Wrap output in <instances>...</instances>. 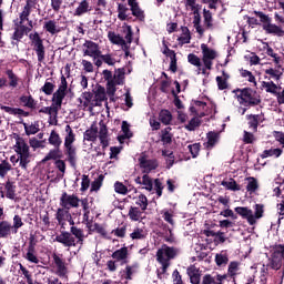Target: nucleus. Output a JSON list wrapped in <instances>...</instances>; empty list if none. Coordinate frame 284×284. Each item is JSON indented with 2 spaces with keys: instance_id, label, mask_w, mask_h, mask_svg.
Wrapping results in <instances>:
<instances>
[{
  "instance_id": "nucleus-14",
  "label": "nucleus",
  "mask_w": 284,
  "mask_h": 284,
  "mask_svg": "<svg viewBox=\"0 0 284 284\" xmlns=\"http://www.w3.org/2000/svg\"><path fill=\"white\" fill-rule=\"evenodd\" d=\"M68 81L67 78L64 75H61L60 78V85L58 88V90L52 94V99L62 101L65 99L67 94H68Z\"/></svg>"
},
{
  "instance_id": "nucleus-44",
  "label": "nucleus",
  "mask_w": 284,
  "mask_h": 284,
  "mask_svg": "<svg viewBox=\"0 0 284 284\" xmlns=\"http://www.w3.org/2000/svg\"><path fill=\"white\" fill-rule=\"evenodd\" d=\"M219 142V133L215 132H209L207 133V142H206V149L212 150Z\"/></svg>"
},
{
  "instance_id": "nucleus-24",
  "label": "nucleus",
  "mask_w": 284,
  "mask_h": 284,
  "mask_svg": "<svg viewBox=\"0 0 284 284\" xmlns=\"http://www.w3.org/2000/svg\"><path fill=\"white\" fill-rule=\"evenodd\" d=\"M241 262L237 261H232L230 262L229 266H227V272H229V277L231 280H235L237 277V275H240V271H241Z\"/></svg>"
},
{
  "instance_id": "nucleus-34",
  "label": "nucleus",
  "mask_w": 284,
  "mask_h": 284,
  "mask_svg": "<svg viewBox=\"0 0 284 284\" xmlns=\"http://www.w3.org/2000/svg\"><path fill=\"white\" fill-rule=\"evenodd\" d=\"M12 225L8 221L0 222V237L6 239L11 235Z\"/></svg>"
},
{
  "instance_id": "nucleus-39",
  "label": "nucleus",
  "mask_w": 284,
  "mask_h": 284,
  "mask_svg": "<svg viewBox=\"0 0 284 284\" xmlns=\"http://www.w3.org/2000/svg\"><path fill=\"white\" fill-rule=\"evenodd\" d=\"M108 38L112 44L122 45V47L126 44V41L124 40V38L121 37L120 34H115V32H109Z\"/></svg>"
},
{
  "instance_id": "nucleus-54",
  "label": "nucleus",
  "mask_w": 284,
  "mask_h": 284,
  "mask_svg": "<svg viewBox=\"0 0 284 284\" xmlns=\"http://www.w3.org/2000/svg\"><path fill=\"white\" fill-rule=\"evenodd\" d=\"M187 149H189L192 158L196 159L200 155L202 144L201 143H194V144L187 145Z\"/></svg>"
},
{
  "instance_id": "nucleus-45",
  "label": "nucleus",
  "mask_w": 284,
  "mask_h": 284,
  "mask_svg": "<svg viewBox=\"0 0 284 284\" xmlns=\"http://www.w3.org/2000/svg\"><path fill=\"white\" fill-rule=\"evenodd\" d=\"M148 236V232L143 229L135 227L133 232L130 234L132 240H144Z\"/></svg>"
},
{
  "instance_id": "nucleus-56",
  "label": "nucleus",
  "mask_w": 284,
  "mask_h": 284,
  "mask_svg": "<svg viewBox=\"0 0 284 284\" xmlns=\"http://www.w3.org/2000/svg\"><path fill=\"white\" fill-rule=\"evenodd\" d=\"M187 62L193 65V67H196V68H201L202 67V60L200 57H197L196 54L194 53H191L187 55Z\"/></svg>"
},
{
  "instance_id": "nucleus-13",
  "label": "nucleus",
  "mask_w": 284,
  "mask_h": 284,
  "mask_svg": "<svg viewBox=\"0 0 284 284\" xmlns=\"http://www.w3.org/2000/svg\"><path fill=\"white\" fill-rule=\"evenodd\" d=\"M139 164L140 168L144 170L143 173L146 174L159 168L158 160H148L146 155L139 158Z\"/></svg>"
},
{
  "instance_id": "nucleus-1",
  "label": "nucleus",
  "mask_w": 284,
  "mask_h": 284,
  "mask_svg": "<svg viewBox=\"0 0 284 284\" xmlns=\"http://www.w3.org/2000/svg\"><path fill=\"white\" fill-rule=\"evenodd\" d=\"M99 126L95 122H93L91 126L83 133V140L95 142L99 138L102 150H106V148L110 146L109 129L104 121H100Z\"/></svg>"
},
{
  "instance_id": "nucleus-22",
  "label": "nucleus",
  "mask_w": 284,
  "mask_h": 284,
  "mask_svg": "<svg viewBox=\"0 0 284 284\" xmlns=\"http://www.w3.org/2000/svg\"><path fill=\"white\" fill-rule=\"evenodd\" d=\"M125 84V69L119 68L113 75V88Z\"/></svg>"
},
{
  "instance_id": "nucleus-20",
  "label": "nucleus",
  "mask_w": 284,
  "mask_h": 284,
  "mask_svg": "<svg viewBox=\"0 0 284 284\" xmlns=\"http://www.w3.org/2000/svg\"><path fill=\"white\" fill-rule=\"evenodd\" d=\"M32 2H26V6L23 7L22 11L19 13V26L24 24L26 21H29L30 16L32 13Z\"/></svg>"
},
{
  "instance_id": "nucleus-42",
  "label": "nucleus",
  "mask_w": 284,
  "mask_h": 284,
  "mask_svg": "<svg viewBox=\"0 0 284 284\" xmlns=\"http://www.w3.org/2000/svg\"><path fill=\"white\" fill-rule=\"evenodd\" d=\"M105 100H108L106 98V92H105V88L99 85L97 88V91L94 93V101L95 103H102L104 102Z\"/></svg>"
},
{
  "instance_id": "nucleus-26",
  "label": "nucleus",
  "mask_w": 284,
  "mask_h": 284,
  "mask_svg": "<svg viewBox=\"0 0 284 284\" xmlns=\"http://www.w3.org/2000/svg\"><path fill=\"white\" fill-rule=\"evenodd\" d=\"M48 143L53 148H61L63 144V140L55 130H52L49 134Z\"/></svg>"
},
{
  "instance_id": "nucleus-41",
  "label": "nucleus",
  "mask_w": 284,
  "mask_h": 284,
  "mask_svg": "<svg viewBox=\"0 0 284 284\" xmlns=\"http://www.w3.org/2000/svg\"><path fill=\"white\" fill-rule=\"evenodd\" d=\"M7 78L9 79L8 85L11 88H17L19 85V77L13 72V70H7L6 72Z\"/></svg>"
},
{
  "instance_id": "nucleus-19",
  "label": "nucleus",
  "mask_w": 284,
  "mask_h": 284,
  "mask_svg": "<svg viewBox=\"0 0 284 284\" xmlns=\"http://www.w3.org/2000/svg\"><path fill=\"white\" fill-rule=\"evenodd\" d=\"M43 30L51 34V36H57L59 34L62 30L58 26V22L55 20H48L43 23Z\"/></svg>"
},
{
  "instance_id": "nucleus-17",
  "label": "nucleus",
  "mask_w": 284,
  "mask_h": 284,
  "mask_svg": "<svg viewBox=\"0 0 284 284\" xmlns=\"http://www.w3.org/2000/svg\"><path fill=\"white\" fill-rule=\"evenodd\" d=\"M234 211L236 212V214L241 215L244 220H246L250 225H253V221H254L253 210L245 206H237L234 209Z\"/></svg>"
},
{
  "instance_id": "nucleus-64",
  "label": "nucleus",
  "mask_w": 284,
  "mask_h": 284,
  "mask_svg": "<svg viewBox=\"0 0 284 284\" xmlns=\"http://www.w3.org/2000/svg\"><path fill=\"white\" fill-rule=\"evenodd\" d=\"M257 18H260V21L263 23V24H268L272 22V18H270V16L265 14L264 12L262 11H254L253 12Z\"/></svg>"
},
{
  "instance_id": "nucleus-58",
  "label": "nucleus",
  "mask_w": 284,
  "mask_h": 284,
  "mask_svg": "<svg viewBox=\"0 0 284 284\" xmlns=\"http://www.w3.org/2000/svg\"><path fill=\"white\" fill-rule=\"evenodd\" d=\"M103 181L104 175H99L98 179L91 183L90 192H98L101 189Z\"/></svg>"
},
{
  "instance_id": "nucleus-63",
  "label": "nucleus",
  "mask_w": 284,
  "mask_h": 284,
  "mask_svg": "<svg viewBox=\"0 0 284 284\" xmlns=\"http://www.w3.org/2000/svg\"><path fill=\"white\" fill-rule=\"evenodd\" d=\"M22 125H23L24 132L28 136L32 135V134H37L40 131L39 126H37L34 124L28 125L27 123H22Z\"/></svg>"
},
{
  "instance_id": "nucleus-50",
  "label": "nucleus",
  "mask_w": 284,
  "mask_h": 284,
  "mask_svg": "<svg viewBox=\"0 0 284 284\" xmlns=\"http://www.w3.org/2000/svg\"><path fill=\"white\" fill-rule=\"evenodd\" d=\"M36 250H33L32 247L30 250H27V254L24 255V258L33 264H39L40 260L36 254Z\"/></svg>"
},
{
  "instance_id": "nucleus-49",
  "label": "nucleus",
  "mask_w": 284,
  "mask_h": 284,
  "mask_svg": "<svg viewBox=\"0 0 284 284\" xmlns=\"http://www.w3.org/2000/svg\"><path fill=\"white\" fill-rule=\"evenodd\" d=\"M262 87L265 89V91H266L267 93H272V94H274V95L278 94V92H277L278 85L275 84L273 81H271V82H265V81H263V82H262Z\"/></svg>"
},
{
  "instance_id": "nucleus-55",
  "label": "nucleus",
  "mask_w": 284,
  "mask_h": 284,
  "mask_svg": "<svg viewBox=\"0 0 284 284\" xmlns=\"http://www.w3.org/2000/svg\"><path fill=\"white\" fill-rule=\"evenodd\" d=\"M136 205L141 207V211L144 212L148 210L149 200L144 194H140L138 201L135 202Z\"/></svg>"
},
{
  "instance_id": "nucleus-43",
  "label": "nucleus",
  "mask_w": 284,
  "mask_h": 284,
  "mask_svg": "<svg viewBox=\"0 0 284 284\" xmlns=\"http://www.w3.org/2000/svg\"><path fill=\"white\" fill-rule=\"evenodd\" d=\"M140 267V264L139 263H134L132 265H126L124 271H123V277L125 280H132V276L135 272V270H138Z\"/></svg>"
},
{
  "instance_id": "nucleus-16",
  "label": "nucleus",
  "mask_w": 284,
  "mask_h": 284,
  "mask_svg": "<svg viewBox=\"0 0 284 284\" xmlns=\"http://www.w3.org/2000/svg\"><path fill=\"white\" fill-rule=\"evenodd\" d=\"M186 273L190 277L191 284H201V268L196 267L195 265H191L187 267Z\"/></svg>"
},
{
  "instance_id": "nucleus-40",
  "label": "nucleus",
  "mask_w": 284,
  "mask_h": 284,
  "mask_svg": "<svg viewBox=\"0 0 284 284\" xmlns=\"http://www.w3.org/2000/svg\"><path fill=\"white\" fill-rule=\"evenodd\" d=\"M247 121H248V128L253 130V132H257L258 131V125H260V115L256 114H250L246 116Z\"/></svg>"
},
{
  "instance_id": "nucleus-12",
  "label": "nucleus",
  "mask_w": 284,
  "mask_h": 284,
  "mask_svg": "<svg viewBox=\"0 0 284 284\" xmlns=\"http://www.w3.org/2000/svg\"><path fill=\"white\" fill-rule=\"evenodd\" d=\"M102 75H103L104 81H106V85H105L106 94L109 97H114L118 91V88H114V79H113L112 71L103 70Z\"/></svg>"
},
{
  "instance_id": "nucleus-46",
  "label": "nucleus",
  "mask_w": 284,
  "mask_h": 284,
  "mask_svg": "<svg viewBox=\"0 0 284 284\" xmlns=\"http://www.w3.org/2000/svg\"><path fill=\"white\" fill-rule=\"evenodd\" d=\"M12 170V165L7 160L1 161L0 163V178L4 179L8 173Z\"/></svg>"
},
{
  "instance_id": "nucleus-18",
  "label": "nucleus",
  "mask_w": 284,
  "mask_h": 284,
  "mask_svg": "<svg viewBox=\"0 0 284 284\" xmlns=\"http://www.w3.org/2000/svg\"><path fill=\"white\" fill-rule=\"evenodd\" d=\"M62 158H63V152H62L61 148H53L41 160V163H47L48 161H51V160L57 162V160H61Z\"/></svg>"
},
{
  "instance_id": "nucleus-23",
  "label": "nucleus",
  "mask_w": 284,
  "mask_h": 284,
  "mask_svg": "<svg viewBox=\"0 0 284 284\" xmlns=\"http://www.w3.org/2000/svg\"><path fill=\"white\" fill-rule=\"evenodd\" d=\"M17 27L13 29V33L11 36V44L19 47V43L22 41L24 38V32L21 29L20 24H16Z\"/></svg>"
},
{
  "instance_id": "nucleus-37",
  "label": "nucleus",
  "mask_w": 284,
  "mask_h": 284,
  "mask_svg": "<svg viewBox=\"0 0 284 284\" xmlns=\"http://www.w3.org/2000/svg\"><path fill=\"white\" fill-rule=\"evenodd\" d=\"M55 90V84L53 83V79H47L43 87L40 89L45 95H51L53 94Z\"/></svg>"
},
{
  "instance_id": "nucleus-29",
  "label": "nucleus",
  "mask_w": 284,
  "mask_h": 284,
  "mask_svg": "<svg viewBox=\"0 0 284 284\" xmlns=\"http://www.w3.org/2000/svg\"><path fill=\"white\" fill-rule=\"evenodd\" d=\"M0 110L4 111L6 113H9L10 115H22L24 118L30 116V112H27L23 109H19V108L0 105Z\"/></svg>"
},
{
  "instance_id": "nucleus-15",
  "label": "nucleus",
  "mask_w": 284,
  "mask_h": 284,
  "mask_svg": "<svg viewBox=\"0 0 284 284\" xmlns=\"http://www.w3.org/2000/svg\"><path fill=\"white\" fill-rule=\"evenodd\" d=\"M55 241L64 247L77 246L75 237L69 232H61L60 235L55 236Z\"/></svg>"
},
{
  "instance_id": "nucleus-53",
  "label": "nucleus",
  "mask_w": 284,
  "mask_h": 284,
  "mask_svg": "<svg viewBox=\"0 0 284 284\" xmlns=\"http://www.w3.org/2000/svg\"><path fill=\"white\" fill-rule=\"evenodd\" d=\"M202 120L200 118H193L190 122L185 125L187 131H195L199 126H201Z\"/></svg>"
},
{
  "instance_id": "nucleus-61",
  "label": "nucleus",
  "mask_w": 284,
  "mask_h": 284,
  "mask_svg": "<svg viewBox=\"0 0 284 284\" xmlns=\"http://www.w3.org/2000/svg\"><path fill=\"white\" fill-rule=\"evenodd\" d=\"M51 106L52 111L54 112V116L59 114V111L62 109L63 101L52 98L51 99Z\"/></svg>"
},
{
  "instance_id": "nucleus-36",
  "label": "nucleus",
  "mask_w": 284,
  "mask_h": 284,
  "mask_svg": "<svg viewBox=\"0 0 284 284\" xmlns=\"http://www.w3.org/2000/svg\"><path fill=\"white\" fill-rule=\"evenodd\" d=\"M142 215H143V212L140 210V207L131 206L129 209L128 216L131 221L139 222L141 221Z\"/></svg>"
},
{
  "instance_id": "nucleus-47",
  "label": "nucleus",
  "mask_w": 284,
  "mask_h": 284,
  "mask_svg": "<svg viewBox=\"0 0 284 284\" xmlns=\"http://www.w3.org/2000/svg\"><path fill=\"white\" fill-rule=\"evenodd\" d=\"M142 185H144L143 189H145L149 192H152L154 189L153 179L149 175V173L144 174L142 176Z\"/></svg>"
},
{
  "instance_id": "nucleus-8",
  "label": "nucleus",
  "mask_w": 284,
  "mask_h": 284,
  "mask_svg": "<svg viewBox=\"0 0 284 284\" xmlns=\"http://www.w3.org/2000/svg\"><path fill=\"white\" fill-rule=\"evenodd\" d=\"M202 62L207 70L213 69V61L217 59L219 54L215 50L210 49L206 44H201Z\"/></svg>"
},
{
  "instance_id": "nucleus-6",
  "label": "nucleus",
  "mask_w": 284,
  "mask_h": 284,
  "mask_svg": "<svg viewBox=\"0 0 284 284\" xmlns=\"http://www.w3.org/2000/svg\"><path fill=\"white\" fill-rule=\"evenodd\" d=\"M111 257L114 260H110L106 262V270L110 272H115L118 270V262H121V265L129 263V247L123 246L120 250L114 251L111 254Z\"/></svg>"
},
{
  "instance_id": "nucleus-62",
  "label": "nucleus",
  "mask_w": 284,
  "mask_h": 284,
  "mask_svg": "<svg viewBox=\"0 0 284 284\" xmlns=\"http://www.w3.org/2000/svg\"><path fill=\"white\" fill-rule=\"evenodd\" d=\"M98 59H101L108 65H115V63H116V60L112 57V54L100 53Z\"/></svg>"
},
{
  "instance_id": "nucleus-11",
  "label": "nucleus",
  "mask_w": 284,
  "mask_h": 284,
  "mask_svg": "<svg viewBox=\"0 0 284 284\" xmlns=\"http://www.w3.org/2000/svg\"><path fill=\"white\" fill-rule=\"evenodd\" d=\"M83 47L87 48V50L83 51V57H90L93 59H99V57L101 55L102 51L100 49V45L93 41H89L87 40L83 43Z\"/></svg>"
},
{
  "instance_id": "nucleus-48",
  "label": "nucleus",
  "mask_w": 284,
  "mask_h": 284,
  "mask_svg": "<svg viewBox=\"0 0 284 284\" xmlns=\"http://www.w3.org/2000/svg\"><path fill=\"white\" fill-rule=\"evenodd\" d=\"M247 181H248V183L246 185V191L250 192V194L255 193L260 187L257 179L247 178Z\"/></svg>"
},
{
  "instance_id": "nucleus-31",
  "label": "nucleus",
  "mask_w": 284,
  "mask_h": 284,
  "mask_svg": "<svg viewBox=\"0 0 284 284\" xmlns=\"http://www.w3.org/2000/svg\"><path fill=\"white\" fill-rule=\"evenodd\" d=\"M254 209V214H253V225H255L257 223V220H261L262 217H264L265 214V205L264 204H255L253 206Z\"/></svg>"
},
{
  "instance_id": "nucleus-38",
  "label": "nucleus",
  "mask_w": 284,
  "mask_h": 284,
  "mask_svg": "<svg viewBox=\"0 0 284 284\" xmlns=\"http://www.w3.org/2000/svg\"><path fill=\"white\" fill-rule=\"evenodd\" d=\"M221 185L224 186L226 190L234 191V192L242 190L241 185H239L234 179H229V181L223 180L221 182Z\"/></svg>"
},
{
  "instance_id": "nucleus-32",
  "label": "nucleus",
  "mask_w": 284,
  "mask_h": 284,
  "mask_svg": "<svg viewBox=\"0 0 284 284\" xmlns=\"http://www.w3.org/2000/svg\"><path fill=\"white\" fill-rule=\"evenodd\" d=\"M172 128L168 126L161 131V142L163 145H170L173 142V134L171 133Z\"/></svg>"
},
{
  "instance_id": "nucleus-60",
  "label": "nucleus",
  "mask_w": 284,
  "mask_h": 284,
  "mask_svg": "<svg viewBox=\"0 0 284 284\" xmlns=\"http://www.w3.org/2000/svg\"><path fill=\"white\" fill-rule=\"evenodd\" d=\"M82 99L84 101L91 102L90 110H93V106H98L99 105V103L95 102V98H94V94L92 92H84V93H82Z\"/></svg>"
},
{
  "instance_id": "nucleus-5",
  "label": "nucleus",
  "mask_w": 284,
  "mask_h": 284,
  "mask_svg": "<svg viewBox=\"0 0 284 284\" xmlns=\"http://www.w3.org/2000/svg\"><path fill=\"white\" fill-rule=\"evenodd\" d=\"M14 148H16L14 152L18 154V159L16 160V163L19 162L20 168L23 170H27L28 164L31 162L30 146L27 144L24 139L17 135Z\"/></svg>"
},
{
  "instance_id": "nucleus-9",
  "label": "nucleus",
  "mask_w": 284,
  "mask_h": 284,
  "mask_svg": "<svg viewBox=\"0 0 284 284\" xmlns=\"http://www.w3.org/2000/svg\"><path fill=\"white\" fill-rule=\"evenodd\" d=\"M62 257H63V255H58L57 253L52 254L53 263L55 265V274L59 277H68L69 264Z\"/></svg>"
},
{
  "instance_id": "nucleus-51",
  "label": "nucleus",
  "mask_w": 284,
  "mask_h": 284,
  "mask_svg": "<svg viewBox=\"0 0 284 284\" xmlns=\"http://www.w3.org/2000/svg\"><path fill=\"white\" fill-rule=\"evenodd\" d=\"M70 234L74 235V237L78 239V243H83V241H84V231L83 230L78 229L75 226H71Z\"/></svg>"
},
{
  "instance_id": "nucleus-30",
  "label": "nucleus",
  "mask_w": 284,
  "mask_h": 284,
  "mask_svg": "<svg viewBox=\"0 0 284 284\" xmlns=\"http://www.w3.org/2000/svg\"><path fill=\"white\" fill-rule=\"evenodd\" d=\"M4 190H6V197L9 200H16V192H17V186L14 185V182H11L8 180L4 183Z\"/></svg>"
},
{
  "instance_id": "nucleus-27",
  "label": "nucleus",
  "mask_w": 284,
  "mask_h": 284,
  "mask_svg": "<svg viewBox=\"0 0 284 284\" xmlns=\"http://www.w3.org/2000/svg\"><path fill=\"white\" fill-rule=\"evenodd\" d=\"M92 10L89 0H82L74 10V17H82Z\"/></svg>"
},
{
  "instance_id": "nucleus-2",
  "label": "nucleus",
  "mask_w": 284,
  "mask_h": 284,
  "mask_svg": "<svg viewBox=\"0 0 284 284\" xmlns=\"http://www.w3.org/2000/svg\"><path fill=\"white\" fill-rule=\"evenodd\" d=\"M237 102L246 108L257 106L262 103V98L252 88L234 89L232 91Z\"/></svg>"
},
{
  "instance_id": "nucleus-52",
  "label": "nucleus",
  "mask_w": 284,
  "mask_h": 284,
  "mask_svg": "<svg viewBox=\"0 0 284 284\" xmlns=\"http://www.w3.org/2000/svg\"><path fill=\"white\" fill-rule=\"evenodd\" d=\"M131 12L133 17L138 18L140 21H144L145 14L144 11H142V9L140 8V4H134L133 7H131Z\"/></svg>"
},
{
  "instance_id": "nucleus-33",
  "label": "nucleus",
  "mask_w": 284,
  "mask_h": 284,
  "mask_svg": "<svg viewBox=\"0 0 284 284\" xmlns=\"http://www.w3.org/2000/svg\"><path fill=\"white\" fill-rule=\"evenodd\" d=\"M159 121L164 125H170L173 121V114L169 110H161L159 113Z\"/></svg>"
},
{
  "instance_id": "nucleus-28",
  "label": "nucleus",
  "mask_w": 284,
  "mask_h": 284,
  "mask_svg": "<svg viewBox=\"0 0 284 284\" xmlns=\"http://www.w3.org/2000/svg\"><path fill=\"white\" fill-rule=\"evenodd\" d=\"M19 101L22 104V106H26V108L31 109V110L37 109L38 102L34 100V98L31 94L21 95L19 98Z\"/></svg>"
},
{
  "instance_id": "nucleus-4",
  "label": "nucleus",
  "mask_w": 284,
  "mask_h": 284,
  "mask_svg": "<svg viewBox=\"0 0 284 284\" xmlns=\"http://www.w3.org/2000/svg\"><path fill=\"white\" fill-rule=\"evenodd\" d=\"M180 253L178 247L169 246L168 244H163L156 251V262L161 264V274H166L169 267L171 266V261L175 260Z\"/></svg>"
},
{
  "instance_id": "nucleus-21",
  "label": "nucleus",
  "mask_w": 284,
  "mask_h": 284,
  "mask_svg": "<svg viewBox=\"0 0 284 284\" xmlns=\"http://www.w3.org/2000/svg\"><path fill=\"white\" fill-rule=\"evenodd\" d=\"M70 217H71L70 210L64 209L62 206L57 210L55 220L58 221V223L61 226H64L65 222H67V219H70Z\"/></svg>"
},
{
  "instance_id": "nucleus-35",
  "label": "nucleus",
  "mask_w": 284,
  "mask_h": 284,
  "mask_svg": "<svg viewBox=\"0 0 284 284\" xmlns=\"http://www.w3.org/2000/svg\"><path fill=\"white\" fill-rule=\"evenodd\" d=\"M284 151L282 149H270V150H264L263 153L261 154L262 159L266 158H275L278 159L282 156Z\"/></svg>"
},
{
  "instance_id": "nucleus-59",
  "label": "nucleus",
  "mask_w": 284,
  "mask_h": 284,
  "mask_svg": "<svg viewBox=\"0 0 284 284\" xmlns=\"http://www.w3.org/2000/svg\"><path fill=\"white\" fill-rule=\"evenodd\" d=\"M203 17H204V24L207 29L213 28V16L211 11H207L206 9L203 10Z\"/></svg>"
},
{
  "instance_id": "nucleus-7",
  "label": "nucleus",
  "mask_w": 284,
  "mask_h": 284,
  "mask_svg": "<svg viewBox=\"0 0 284 284\" xmlns=\"http://www.w3.org/2000/svg\"><path fill=\"white\" fill-rule=\"evenodd\" d=\"M28 38L30 40L32 50L37 54L38 62L42 63L45 60L47 53L43 39L37 31H34L33 33H29Z\"/></svg>"
},
{
  "instance_id": "nucleus-10",
  "label": "nucleus",
  "mask_w": 284,
  "mask_h": 284,
  "mask_svg": "<svg viewBox=\"0 0 284 284\" xmlns=\"http://www.w3.org/2000/svg\"><path fill=\"white\" fill-rule=\"evenodd\" d=\"M80 199L79 196L72 194L69 195L67 192L61 194L60 197V206L65 210H71V207H79L80 206Z\"/></svg>"
},
{
  "instance_id": "nucleus-25",
  "label": "nucleus",
  "mask_w": 284,
  "mask_h": 284,
  "mask_svg": "<svg viewBox=\"0 0 284 284\" xmlns=\"http://www.w3.org/2000/svg\"><path fill=\"white\" fill-rule=\"evenodd\" d=\"M263 30L267 33V34H274L280 38L284 37V30L282 28H280L276 24H273L272 22L268 24H263Z\"/></svg>"
},
{
  "instance_id": "nucleus-57",
  "label": "nucleus",
  "mask_w": 284,
  "mask_h": 284,
  "mask_svg": "<svg viewBox=\"0 0 284 284\" xmlns=\"http://www.w3.org/2000/svg\"><path fill=\"white\" fill-rule=\"evenodd\" d=\"M230 262L227 254H216L215 255V263L217 266H225Z\"/></svg>"
},
{
  "instance_id": "nucleus-3",
  "label": "nucleus",
  "mask_w": 284,
  "mask_h": 284,
  "mask_svg": "<svg viewBox=\"0 0 284 284\" xmlns=\"http://www.w3.org/2000/svg\"><path fill=\"white\" fill-rule=\"evenodd\" d=\"M65 136H64V155L67 156V161L69 162L71 168L77 166V148L73 145L77 141V134L74 133L71 125H65L64 128Z\"/></svg>"
}]
</instances>
